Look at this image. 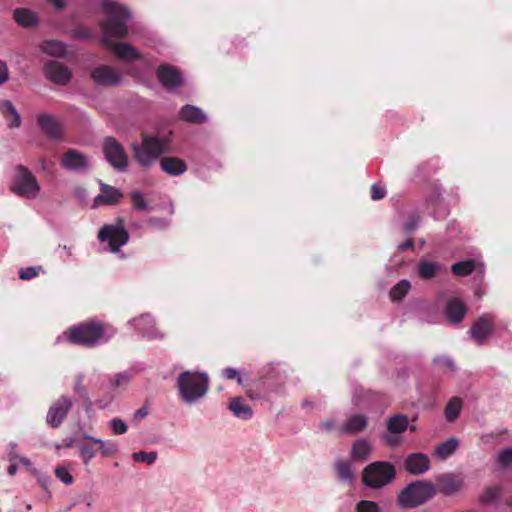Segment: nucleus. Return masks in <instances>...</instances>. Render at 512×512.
<instances>
[{"instance_id": "obj_1", "label": "nucleus", "mask_w": 512, "mask_h": 512, "mask_svg": "<svg viewBox=\"0 0 512 512\" xmlns=\"http://www.w3.org/2000/svg\"><path fill=\"white\" fill-rule=\"evenodd\" d=\"M171 134H147L141 135V143H132L131 149L136 163L144 169L151 168L160 159V167L163 172L170 176H180L187 170V164L184 160L166 156L164 154L171 152Z\"/></svg>"}, {"instance_id": "obj_2", "label": "nucleus", "mask_w": 512, "mask_h": 512, "mask_svg": "<svg viewBox=\"0 0 512 512\" xmlns=\"http://www.w3.org/2000/svg\"><path fill=\"white\" fill-rule=\"evenodd\" d=\"M102 9L108 16V20L104 24L105 35L102 38V43L111 48L120 60H140L141 54L132 44L128 42L114 43L110 40V37L125 38L128 35L127 22L132 18L131 11L113 0H103Z\"/></svg>"}, {"instance_id": "obj_3", "label": "nucleus", "mask_w": 512, "mask_h": 512, "mask_svg": "<svg viewBox=\"0 0 512 512\" xmlns=\"http://www.w3.org/2000/svg\"><path fill=\"white\" fill-rule=\"evenodd\" d=\"M116 335V329L98 320H87L64 332L65 339L76 345L94 348L108 343Z\"/></svg>"}, {"instance_id": "obj_4", "label": "nucleus", "mask_w": 512, "mask_h": 512, "mask_svg": "<svg viewBox=\"0 0 512 512\" xmlns=\"http://www.w3.org/2000/svg\"><path fill=\"white\" fill-rule=\"evenodd\" d=\"M176 387L182 402L188 405L195 404L209 389L208 374L199 371H183L177 377Z\"/></svg>"}, {"instance_id": "obj_5", "label": "nucleus", "mask_w": 512, "mask_h": 512, "mask_svg": "<svg viewBox=\"0 0 512 512\" xmlns=\"http://www.w3.org/2000/svg\"><path fill=\"white\" fill-rule=\"evenodd\" d=\"M436 486L426 480H415L407 484L397 495L396 503L400 508H417L435 497Z\"/></svg>"}, {"instance_id": "obj_6", "label": "nucleus", "mask_w": 512, "mask_h": 512, "mask_svg": "<svg viewBox=\"0 0 512 512\" xmlns=\"http://www.w3.org/2000/svg\"><path fill=\"white\" fill-rule=\"evenodd\" d=\"M396 467L389 461H373L362 470L361 481L369 489H382L396 479Z\"/></svg>"}, {"instance_id": "obj_7", "label": "nucleus", "mask_w": 512, "mask_h": 512, "mask_svg": "<svg viewBox=\"0 0 512 512\" xmlns=\"http://www.w3.org/2000/svg\"><path fill=\"white\" fill-rule=\"evenodd\" d=\"M10 190L18 197L35 199L40 192V184L33 173L24 165H16Z\"/></svg>"}, {"instance_id": "obj_8", "label": "nucleus", "mask_w": 512, "mask_h": 512, "mask_svg": "<svg viewBox=\"0 0 512 512\" xmlns=\"http://www.w3.org/2000/svg\"><path fill=\"white\" fill-rule=\"evenodd\" d=\"M97 239L101 243H107L109 252L118 253L120 248L125 246L130 239V235L125 228V220L118 217L114 224L104 225L99 230Z\"/></svg>"}, {"instance_id": "obj_9", "label": "nucleus", "mask_w": 512, "mask_h": 512, "mask_svg": "<svg viewBox=\"0 0 512 512\" xmlns=\"http://www.w3.org/2000/svg\"><path fill=\"white\" fill-rule=\"evenodd\" d=\"M422 211L428 214L436 221L446 218L449 214V208L443 199V188L437 182L429 184L425 199L417 204Z\"/></svg>"}, {"instance_id": "obj_10", "label": "nucleus", "mask_w": 512, "mask_h": 512, "mask_svg": "<svg viewBox=\"0 0 512 512\" xmlns=\"http://www.w3.org/2000/svg\"><path fill=\"white\" fill-rule=\"evenodd\" d=\"M101 148L105 160L115 171L120 173L127 171L128 155L123 145L115 137H105Z\"/></svg>"}, {"instance_id": "obj_11", "label": "nucleus", "mask_w": 512, "mask_h": 512, "mask_svg": "<svg viewBox=\"0 0 512 512\" xmlns=\"http://www.w3.org/2000/svg\"><path fill=\"white\" fill-rule=\"evenodd\" d=\"M409 418L405 414H393L386 420V432L381 435V441L390 448H397L403 442L402 434L408 431Z\"/></svg>"}, {"instance_id": "obj_12", "label": "nucleus", "mask_w": 512, "mask_h": 512, "mask_svg": "<svg viewBox=\"0 0 512 512\" xmlns=\"http://www.w3.org/2000/svg\"><path fill=\"white\" fill-rule=\"evenodd\" d=\"M128 325L141 337L147 340H163L165 334L156 327V320L150 313H143L128 321Z\"/></svg>"}, {"instance_id": "obj_13", "label": "nucleus", "mask_w": 512, "mask_h": 512, "mask_svg": "<svg viewBox=\"0 0 512 512\" xmlns=\"http://www.w3.org/2000/svg\"><path fill=\"white\" fill-rule=\"evenodd\" d=\"M61 166L69 172L83 174L91 169L90 157L76 150L68 149L62 156Z\"/></svg>"}, {"instance_id": "obj_14", "label": "nucleus", "mask_w": 512, "mask_h": 512, "mask_svg": "<svg viewBox=\"0 0 512 512\" xmlns=\"http://www.w3.org/2000/svg\"><path fill=\"white\" fill-rule=\"evenodd\" d=\"M73 402L67 396H61L49 407L46 423L51 428H59L72 409Z\"/></svg>"}, {"instance_id": "obj_15", "label": "nucleus", "mask_w": 512, "mask_h": 512, "mask_svg": "<svg viewBox=\"0 0 512 512\" xmlns=\"http://www.w3.org/2000/svg\"><path fill=\"white\" fill-rule=\"evenodd\" d=\"M159 83L168 91L181 87L184 77L179 68L171 64H160L156 69Z\"/></svg>"}, {"instance_id": "obj_16", "label": "nucleus", "mask_w": 512, "mask_h": 512, "mask_svg": "<svg viewBox=\"0 0 512 512\" xmlns=\"http://www.w3.org/2000/svg\"><path fill=\"white\" fill-rule=\"evenodd\" d=\"M494 331V316L483 314L479 316L469 330L471 338L478 345H483Z\"/></svg>"}, {"instance_id": "obj_17", "label": "nucleus", "mask_w": 512, "mask_h": 512, "mask_svg": "<svg viewBox=\"0 0 512 512\" xmlns=\"http://www.w3.org/2000/svg\"><path fill=\"white\" fill-rule=\"evenodd\" d=\"M90 77L97 86L114 87L122 83V76L109 65H99L90 72Z\"/></svg>"}, {"instance_id": "obj_18", "label": "nucleus", "mask_w": 512, "mask_h": 512, "mask_svg": "<svg viewBox=\"0 0 512 512\" xmlns=\"http://www.w3.org/2000/svg\"><path fill=\"white\" fill-rule=\"evenodd\" d=\"M259 380L263 385H268L271 389L282 384L287 378V372L281 363H268L259 371Z\"/></svg>"}, {"instance_id": "obj_19", "label": "nucleus", "mask_w": 512, "mask_h": 512, "mask_svg": "<svg viewBox=\"0 0 512 512\" xmlns=\"http://www.w3.org/2000/svg\"><path fill=\"white\" fill-rule=\"evenodd\" d=\"M43 72L49 81L58 85H66L72 78V73L69 69L64 64L55 60L48 61L44 65Z\"/></svg>"}, {"instance_id": "obj_20", "label": "nucleus", "mask_w": 512, "mask_h": 512, "mask_svg": "<svg viewBox=\"0 0 512 512\" xmlns=\"http://www.w3.org/2000/svg\"><path fill=\"white\" fill-rule=\"evenodd\" d=\"M37 124L48 139L57 141L62 138V124L56 117L46 113L40 114L37 116Z\"/></svg>"}, {"instance_id": "obj_21", "label": "nucleus", "mask_w": 512, "mask_h": 512, "mask_svg": "<svg viewBox=\"0 0 512 512\" xmlns=\"http://www.w3.org/2000/svg\"><path fill=\"white\" fill-rule=\"evenodd\" d=\"M404 469L411 475H423L431 468L429 457L421 452L408 454L403 463Z\"/></svg>"}, {"instance_id": "obj_22", "label": "nucleus", "mask_w": 512, "mask_h": 512, "mask_svg": "<svg viewBox=\"0 0 512 512\" xmlns=\"http://www.w3.org/2000/svg\"><path fill=\"white\" fill-rule=\"evenodd\" d=\"M101 194L97 195L93 201V207L96 208L100 205H115L122 198L123 193L120 189L99 181Z\"/></svg>"}, {"instance_id": "obj_23", "label": "nucleus", "mask_w": 512, "mask_h": 512, "mask_svg": "<svg viewBox=\"0 0 512 512\" xmlns=\"http://www.w3.org/2000/svg\"><path fill=\"white\" fill-rule=\"evenodd\" d=\"M436 485L437 491L445 496H452L461 489L463 481L455 474L444 473L437 476Z\"/></svg>"}, {"instance_id": "obj_24", "label": "nucleus", "mask_w": 512, "mask_h": 512, "mask_svg": "<svg viewBox=\"0 0 512 512\" xmlns=\"http://www.w3.org/2000/svg\"><path fill=\"white\" fill-rule=\"evenodd\" d=\"M467 313V306L458 298H451L447 301L444 314L452 324H459Z\"/></svg>"}, {"instance_id": "obj_25", "label": "nucleus", "mask_w": 512, "mask_h": 512, "mask_svg": "<svg viewBox=\"0 0 512 512\" xmlns=\"http://www.w3.org/2000/svg\"><path fill=\"white\" fill-rule=\"evenodd\" d=\"M181 121L190 124H202L208 121L207 114L198 106L186 104L178 112Z\"/></svg>"}, {"instance_id": "obj_26", "label": "nucleus", "mask_w": 512, "mask_h": 512, "mask_svg": "<svg viewBox=\"0 0 512 512\" xmlns=\"http://www.w3.org/2000/svg\"><path fill=\"white\" fill-rule=\"evenodd\" d=\"M441 270V264L436 261H431L427 258L419 260L416 271L422 280H431L435 278Z\"/></svg>"}, {"instance_id": "obj_27", "label": "nucleus", "mask_w": 512, "mask_h": 512, "mask_svg": "<svg viewBox=\"0 0 512 512\" xmlns=\"http://www.w3.org/2000/svg\"><path fill=\"white\" fill-rule=\"evenodd\" d=\"M229 409L238 419L248 420L253 416L252 408L241 397L232 398L229 403Z\"/></svg>"}, {"instance_id": "obj_28", "label": "nucleus", "mask_w": 512, "mask_h": 512, "mask_svg": "<svg viewBox=\"0 0 512 512\" xmlns=\"http://www.w3.org/2000/svg\"><path fill=\"white\" fill-rule=\"evenodd\" d=\"M13 18L21 27H33L39 22L37 14L27 8L15 9L13 12Z\"/></svg>"}, {"instance_id": "obj_29", "label": "nucleus", "mask_w": 512, "mask_h": 512, "mask_svg": "<svg viewBox=\"0 0 512 512\" xmlns=\"http://www.w3.org/2000/svg\"><path fill=\"white\" fill-rule=\"evenodd\" d=\"M367 426V418L361 414H354L350 416L343 424L341 430L345 434H354L361 432Z\"/></svg>"}, {"instance_id": "obj_30", "label": "nucleus", "mask_w": 512, "mask_h": 512, "mask_svg": "<svg viewBox=\"0 0 512 512\" xmlns=\"http://www.w3.org/2000/svg\"><path fill=\"white\" fill-rule=\"evenodd\" d=\"M372 452V446L366 439L356 440L351 447V458L355 461H363L368 459Z\"/></svg>"}, {"instance_id": "obj_31", "label": "nucleus", "mask_w": 512, "mask_h": 512, "mask_svg": "<svg viewBox=\"0 0 512 512\" xmlns=\"http://www.w3.org/2000/svg\"><path fill=\"white\" fill-rule=\"evenodd\" d=\"M335 470L340 482L346 484H353L355 481V474L352 470L351 463L345 460H337L335 462Z\"/></svg>"}, {"instance_id": "obj_32", "label": "nucleus", "mask_w": 512, "mask_h": 512, "mask_svg": "<svg viewBox=\"0 0 512 512\" xmlns=\"http://www.w3.org/2000/svg\"><path fill=\"white\" fill-rule=\"evenodd\" d=\"M83 438L95 444H99V450L104 457H109L117 453L119 450L118 445L115 442L110 440L105 441L101 438H95L87 432H83Z\"/></svg>"}, {"instance_id": "obj_33", "label": "nucleus", "mask_w": 512, "mask_h": 512, "mask_svg": "<svg viewBox=\"0 0 512 512\" xmlns=\"http://www.w3.org/2000/svg\"><path fill=\"white\" fill-rule=\"evenodd\" d=\"M41 49L45 54L58 58H63L67 54L66 44L57 40L44 41Z\"/></svg>"}, {"instance_id": "obj_34", "label": "nucleus", "mask_w": 512, "mask_h": 512, "mask_svg": "<svg viewBox=\"0 0 512 512\" xmlns=\"http://www.w3.org/2000/svg\"><path fill=\"white\" fill-rule=\"evenodd\" d=\"M133 374L134 371L132 369L116 373L109 380L110 389L113 391L125 389L128 386L129 382L131 381Z\"/></svg>"}, {"instance_id": "obj_35", "label": "nucleus", "mask_w": 512, "mask_h": 512, "mask_svg": "<svg viewBox=\"0 0 512 512\" xmlns=\"http://www.w3.org/2000/svg\"><path fill=\"white\" fill-rule=\"evenodd\" d=\"M458 445L459 440L457 438H449L436 446L435 454L440 459H447L456 451Z\"/></svg>"}, {"instance_id": "obj_36", "label": "nucleus", "mask_w": 512, "mask_h": 512, "mask_svg": "<svg viewBox=\"0 0 512 512\" xmlns=\"http://www.w3.org/2000/svg\"><path fill=\"white\" fill-rule=\"evenodd\" d=\"M462 410V400L459 397L451 398L446 404L444 415L448 422H455Z\"/></svg>"}, {"instance_id": "obj_37", "label": "nucleus", "mask_w": 512, "mask_h": 512, "mask_svg": "<svg viewBox=\"0 0 512 512\" xmlns=\"http://www.w3.org/2000/svg\"><path fill=\"white\" fill-rule=\"evenodd\" d=\"M421 213L422 211L418 207L409 213L406 221L402 224V229L406 234H412L416 231L422 220Z\"/></svg>"}, {"instance_id": "obj_38", "label": "nucleus", "mask_w": 512, "mask_h": 512, "mask_svg": "<svg viewBox=\"0 0 512 512\" xmlns=\"http://www.w3.org/2000/svg\"><path fill=\"white\" fill-rule=\"evenodd\" d=\"M411 289V283L407 279L400 280L390 290V298L392 301H401Z\"/></svg>"}, {"instance_id": "obj_39", "label": "nucleus", "mask_w": 512, "mask_h": 512, "mask_svg": "<svg viewBox=\"0 0 512 512\" xmlns=\"http://www.w3.org/2000/svg\"><path fill=\"white\" fill-rule=\"evenodd\" d=\"M475 267V260L467 259L464 261L454 263L451 266V271L456 276H467L470 275L475 270Z\"/></svg>"}, {"instance_id": "obj_40", "label": "nucleus", "mask_w": 512, "mask_h": 512, "mask_svg": "<svg viewBox=\"0 0 512 512\" xmlns=\"http://www.w3.org/2000/svg\"><path fill=\"white\" fill-rule=\"evenodd\" d=\"M83 380L84 376L82 374L77 375L73 390L79 399L83 400L87 406H91L92 403L89 398V393L86 387L83 385Z\"/></svg>"}, {"instance_id": "obj_41", "label": "nucleus", "mask_w": 512, "mask_h": 512, "mask_svg": "<svg viewBox=\"0 0 512 512\" xmlns=\"http://www.w3.org/2000/svg\"><path fill=\"white\" fill-rule=\"evenodd\" d=\"M501 494V489L497 486L488 487L480 495L479 500L484 504H492L498 501Z\"/></svg>"}, {"instance_id": "obj_42", "label": "nucleus", "mask_w": 512, "mask_h": 512, "mask_svg": "<svg viewBox=\"0 0 512 512\" xmlns=\"http://www.w3.org/2000/svg\"><path fill=\"white\" fill-rule=\"evenodd\" d=\"M355 512H382V508L376 501L360 500L355 505Z\"/></svg>"}, {"instance_id": "obj_43", "label": "nucleus", "mask_w": 512, "mask_h": 512, "mask_svg": "<svg viewBox=\"0 0 512 512\" xmlns=\"http://www.w3.org/2000/svg\"><path fill=\"white\" fill-rule=\"evenodd\" d=\"M157 457L158 454L156 451L147 452L141 450L132 454V458L135 462H143L148 465H152L156 461Z\"/></svg>"}, {"instance_id": "obj_44", "label": "nucleus", "mask_w": 512, "mask_h": 512, "mask_svg": "<svg viewBox=\"0 0 512 512\" xmlns=\"http://www.w3.org/2000/svg\"><path fill=\"white\" fill-rule=\"evenodd\" d=\"M131 201L133 208L139 211L148 210L149 206L146 200L143 197V194L139 190H134L130 193Z\"/></svg>"}, {"instance_id": "obj_45", "label": "nucleus", "mask_w": 512, "mask_h": 512, "mask_svg": "<svg viewBox=\"0 0 512 512\" xmlns=\"http://www.w3.org/2000/svg\"><path fill=\"white\" fill-rule=\"evenodd\" d=\"M497 463L502 469L512 466V447H505L497 454Z\"/></svg>"}, {"instance_id": "obj_46", "label": "nucleus", "mask_w": 512, "mask_h": 512, "mask_svg": "<svg viewBox=\"0 0 512 512\" xmlns=\"http://www.w3.org/2000/svg\"><path fill=\"white\" fill-rule=\"evenodd\" d=\"M40 272H44L42 266H28L19 270V278L21 280H31L39 275Z\"/></svg>"}, {"instance_id": "obj_47", "label": "nucleus", "mask_w": 512, "mask_h": 512, "mask_svg": "<svg viewBox=\"0 0 512 512\" xmlns=\"http://www.w3.org/2000/svg\"><path fill=\"white\" fill-rule=\"evenodd\" d=\"M79 456L84 465H88L90 461L96 456L94 449L88 444H79Z\"/></svg>"}, {"instance_id": "obj_48", "label": "nucleus", "mask_w": 512, "mask_h": 512, "mask_svg": "<svg viewBox=\"0 0 512 512\" xmlns=\"http://www.w3.org/2000/svg\"><path fill=\"white\" fill-rule=\"evenodd\" d=\"M147 223L150 227L163 231L169 228L171 220L163 217H150L147 220Z\"/></svg>"}, {"instance_id": "obj_49", "label": "nucleus", "mask_w": 512, "mask_h": 512, "mask_svg": "<svg viewBox=\"0 0 512 512\" xmlns=\"http://www.w3.org/2000/svg\"><path fill=\"white\" fill-rule=\"evenodd\" d=\"M109 427L115 435H123L128 430L127 424L120 418L111 419Z\"/></svg>"}, {"instance_id": "obj_50", "label": "nucleus", "mask_w": 512, "mask_h": 512, "mask_svg": "<svg viewBox=\"0 0 512 512\" xmlns=\"http://www.w3.org/2000/svg\"><path fill=\"white\" fill-rule=\"evenodd\" d=\"M55 475L65 485H71L74 482L73 476L64 466H57L55 469Z\"/></svg>"}, {"instance_id": "obj_51", "label": "nucleus", "mask_w": 512, "mask_h": 512, "mask_svg": "<svg viewBox=\"0 0 512 512\" xmlns=\"http://www.w3.org/2000/svg\"><path fill=\"white\" fill-rule=\"evenodd\" d=\"M433 364L437 366H444L450 371H454L456 369L454 360L450 356L441 355L433 358Z\"/></svg>"}, {"instance_id": "obj_52", "label": "nucleus", "mask_w": 512, "mask_h": 512, "mask_svg": "<svg viewBox=\"0 0 512 512\" xmlns=\"http://www.w3.org/2000/svg\"><path fill=\"white\" fill-rule=\"evenodd\" d=\"M31 474L37 479L38 483L40 484V486L44 490L48 489V486H49L50 481H51V479H50V477L48 475L42 473L37 468H32L31 469Z\"/></svg>"}, {"instance_id": "obj_53", "label": "nucleus", "mask_w": 512, "mask_h": 512, "mask_svg": "<svg viewBox=\"0 0 512 512\" xmlns=\"http://www.w3.org/2000/svg\"><path fill=\"white\" fill-rule=\"evenodd\" d=\"M222 375L229 380L236 379L238 384H242V377L236 368L226 367L223 369Z\"/></svg>"}, {"instance_id": "obj_54", "label": "nucleus", "mask_w": 512, "mask_h": 512, "mask_svg": "<svg viewBox=\"0 0 512 512\" xmlns=\"http://www.w3.org/2000/svg\"><path fill=\"white\" fill-rule=\"evenodd\" d=\"M386 196V189L383 186L373 184L371 187V198L374 201L383 199Z\"/></svg>"}, {"instance_id": "obj_55", "label": "nucleus", "mask_w": 512, "mask_h": 512, "mask_svg": "<svg viewBox=\"0 0 512 512\" xmlns=\"http://www.w3.org/2000/svg\"><path fill=\"white\" fill-rule=\"evenodd\" d=\"M8 115L11 116V120H8V126L10 128H18L21 125V116L16 108H14Z\"/></svg>"}, {"instance_id": "obj_56", "label": "nucleus", "mask_w": 512, "mask_h": 512, "mask_svg": "<svg viewBox=\"0 0 512 512\" xmlns=\"http://www.w3.org/2000/svg\"><path fill=\"white\" fill-rule=\"evenodd\" d=\"M74 195L79 203L83 204L88 198V191L83 186H77L74 188Z\"/></svg>"}, {"instance_id": "obj_57", "label": "nucleus", "mask_w": 512, "mask_h": 512, "mask_svg": "<svg viewBox=\"0 0 512 512\" xmlns=\"http://www.w3.org/2000/svg\"><path fill=\"white\" fill-rule=\"evenodd\" d=\"M73 36L79 40H87L91 38V32L87 28H77L73 31Z\"/></svg>"}, {"instance_id": "obj_58", "label": "nucleus", "mask_w": 512, "mask_h": 512, "mask_svg": "<svg viewBox=\"0 0 512 512\" xmlns=\"http://www.w3.org/2000/svg\"><path fill=\"white\" fill-rule=\"evenodd\" d=\"M15 108L13 103L10 100H0V113L4 116H8V114Z\"/></svg>"}, {"instance_id": "obj_59", "label": "nucleus", "mask_w": 512, "mask_h": 512, "mask_svg": "<svg viewBox=\"0 0 512 512\" xmlns=\"http://www.w3.org/2000/svg\"><path fill=\"white\" fill-rule=\"evenodd\" d=\"M9 79V72L7 65L4 61L0 60V85L7 82Z\"/></svg>"}, {"instance_id": "obj_60", "label": "nucleus", "mask_w": 512, "mask_h": 512, "mask_svg": "<svg viewBox=\"0 0 512 512\" xmlns=\"http://www.w3.org/2000/svg\"><path fill=\"white\" fill-rule=\"evenodd\" d=\"M335 427V421L333 419H328L320 423L319 429L323 432H330Z\"/></svg>"}, {"instance_id": "obj_61", "label": "nucleus", "mask_w": 512, "mask_h": 512, "mask_svg": "<svg viewBox=\"0 0 512 512\" xmlns=\"http://www.w3.org/2000/svg\"><path fill=\"white\" fill-rule=\"evenodd\" d=\"M413 248H414V241L412 238H408L404 242L399 243L397 246V249L400 252L406 251L408 249H413Z\"/></svg>"}, {"instance_id": "obj_62", "label": "nucleus", "mask_w": 512, "mask_h": 512, "mask_svg": "<svg viewBox=\"0 0 512 512\" xmlns=\"http://www.w3.org/2000/svg\"><path fill=\"white\" fill-rule=\"evenodd\" d=\"M16 448H17V443L15 442H10L8 444V457L10 460H16L19 456V454L17 453L16 451Z\"/></svg>"}, {"instance_id": "obj_63", "label": "nucleus", "mask_w": 512, "mask_h": 512, "mask_svg": "<svg viewBox=\"0 0 512 512\" xmlns=\"http://www.w3.org/2000/svg\"><path fill=\"white\" fill-rule=\"evenodd\" d=\"M147 415H148V409L145 406H143V407H141V408H139L138 410L135 411L134 418L135 419H143Z\"/></svg>"}, {"instance_id": "obj_64", "label": "nucleus", "mask_w": 512, "mask_h": 512, "mask_svg": "<svg viewBox=\"0 0 512 512\" xmlns=\"http://www.w3.org/2000/svg\"><path fill=\"white\" fill-rule=\"evenodd\" d=\"M16 460H18L23 466L27 467L30 471L34 468L32 462L26 457L19 455Z\"/></svg>"}]
</instances>
